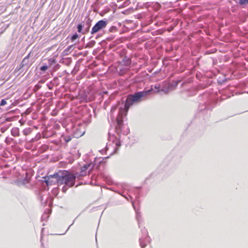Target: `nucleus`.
Returning a JSON list of instances; mask_svg holds the SVG:
<instances>
[{"instance_id": "obj_9", "label": "nucleus", "mask_w": 248, "mask_h": 248, "mask_svg": "<svg viewBox=\"0 0 248 248\" xmlns=\"http://www.w3.org/2000/svg\"><path fill=\"white\" fill-rule=\"evenodd\" d=\"M11 135L14 137L19 136V129L17 127L13 128L11 130Z\"/></svg>"}, {"instance_id": "obj_15", "label": "nucleus", "mask_w": 248, "mask_h": 248, "mask_svg": "<svg viewBox=\"0 0 248 248\" xmlns=\"http://www.w3.org/2000/svg\"><path fill=\"white\" fill-rule=\"evenodd\" d=\"M94 44H95L94 41L90 42V43L86 44V47H93V46L94 45Z\"/></svg>"}, {"instance_id": "obj_23", "label": "nucleus", "mask_w": 248, "mask_h": 248, "mask_svg": "<svg viewBox=\"0 0 248 248\" xmlns=\"http://www.w3.org/2000/svg\"><path fill=\"white\" fill-rule=\"evenodd\" d=\"M149 239H150V238H149V237L148 236L146 237V240H147V241H149Z\"/></svg>"}, {"instance_id": "obj_20", "label": "nucleus", "mask_w": 248, "mask_h": 248, "mask_svg": "<svg viewBox=\"0 0 248 248\" xmlns=\"http://www.w3.org/2000/svg\"><path fill=\"white\" fill-rule=\"evenodd\" d=\"M177 84H178V82H176L174 85L170 84L169 85V88H171L172 87H173L174 88H175V87H176L177 86Z\"/></svg>"}, {"instance_id": "obj_3", "label": "nucleus", "mask_w": 248, "mask_h": 248, "mask_svg": "<svg viewBox=\"0 0 248 248\" xmlns=\"http://www.w3.org/2000/svg\"><path fill=\"white\" fill-rule=\"evenodd\" d=\"M122 113L123 110L121 109L119 112V114L117 118V125L116 126V128L117 130H119L123 132V129L125 127L123 124V120L122 117ZM129 132V130L128 128L126 127V130L123 132V134L124 135L127 134Z\"/></svg>"}, {"instance_id": "obj_12", "label": "nucleus", "mask_w": 248, "mask_h": 248, "mask_svg": "<svg viewBox=\"0 0 248 248\" xmlns=\"http://www.w3.org/2000/svg\"><path fill=\"white\" fill-rule=\"evenodd\" d=\"M56 62V60L54 59L51 58L48 60V66H50L53 64L55 63Z\"/></svg>"}, {"instance_id": "obj_4", "label": "nucleus", "mask_w": 248, "mask_h": 248, "mask_svg": "<svg viewBox=\"0 0 248 248\" xmlns=\"http://www.w3.org/2000/svg\"><path fill=\"white\" fill-rule=\"evenodd\" d=\"M107 24L108 23L107 21L104 20H99L93 27L91 31V33L92 34H94L101 30L104 29L106 27Z\"/></svg>"}, {"instance_id": "obj_17", "label": "nucleus", "mask_w": 248, "mask_h": 248, "mask_svg": "<svg viewBox=\"0 0 248 248\" xmlns=\"http://www.w3.org/2000/svg\"><path fill=\"white\" fill-rule=\"evenodd\" d=\"M140 243L141 248H143L146 246V244L144 243L141 239H140Z\"/></svg>"}, {"instance_id": "obj_11", "label": "nucleus", "mask_w": 248, "mask_h": 248, "mask_svg": "<svg viewBox=\"0 0 248 248\" xmlns=\"http://www.w3.org/2000/svg\"><path fill=\"white\" fill-rule=\"evenodd\" d=\"M131 60L129 58H125L124 59L122 62L123 64L125 66H129L131 64Z\"/></svg>"}, {"instance_id": "obj_2", "label": "nucleus", "mask_w": 248, "mask_h": 248, "mask_svg": "<svg viewBox=\"0 0 248 248\" xmlns=\"http://www.w3.org/2000/svg\"><path fill=\"white\" fill-rule=\"evenodd\" d=\"M153 92V89L151 88L148 90H144L142 92L134 93L133 94H129L125 101L124 105V115H126L129 108L134 105H136L141 101L143 97L151 94Z\"/></svg>"}, {"instance_id": "obj_10", "label": "nucleus", "mask_w": 248, "mask_h": 248, "mask_svg": "<svg viewBox=\"0 0 248 248\" xmlns=\"http://www.w3.org/2000/svg\"><path fill=\"white\" fill-rule=\"evenodd\" d=\"M85 27L84 23L81 22L78 24L77 26L78 31L79 33H81L83 34H85V33H83L84 30H83V28Z\"/></svg>"}, {"instance_id": "obj_1", "label": "nucleus", "mask_w": 248, "mask_h": 248, "mask_svg": "<svg viewBox=\"0 0 248 248\" xmlns=\"http://www.w3.org/2000/svg\"><path fill=\"white\" fill-rule=\"evenodd\" d=\"M59 186L64 185L62 191L65 193L67 189L75 185L77 176L67 170H60L58 172Z\"/></svg>"}, {"instance_id": "obj_21", "label": "nucleus", "mask_w": 248, "mask_h": 248, "mask_svg": "<svg viewBox=\"0 0 248 248\" xmlns=\"http://www.w3.org/2000/svg\"><path fill=\"white\" fill-rule=\"evenodd\" d=\"M116 145L117 146H120L121 145V143L120 141H117L116 142Z\"/></svg>"}, {"instance_id": "obj_14", "label": "nucleus", "mask_w": 248, "mask_h": 248, "mask_svg": "<svg viewBox=\"0 0 248 248\" xmlns=\"http://www.w3.org/2000/svg\"><path fill=\"white\" fill-rule=\"evenodd\" d=\"M78 38H79L78 35L77 33H75L71 37V40L72 42H74L76 39H77Z\"/></svg>"}, {"instance_id": "obj_18", "label": "nucleus", "mask_w": 248, "mask_h": 248, "mask_svg": "<svg viewBox=\"0 0 248 248\" xmlns=\"http://www.w3.org/2000/svg\"><path fill=\"white\" fill-rule=\"evenodd\" d=\"M239 3L241 5L248 3V0H239Z\"/></svg>"}, {"instance_id": "obj_8", "label": "nucleus", "mask_w": 248, "mask_h": 248, "mask_svg": "<svg viewBox=\"0 0 248 248\" xmlns=\"http://www.w3.org/2000/svg\"><path fill=\"white\" fill-rule=\"evenodd\" d=\"M91 22L92 20L89 18L86 19L85 22H84L85 25V27L84 28L85 29L84 30V32H83V33H87L89 31Z\"/></svg>"}, {"instance_id": "obj_7", "label": "nucleus", "mask_w": 248, "mask_h": 248, "mask_svg": "<svg viewBox=\"0 0 248 248\" xmlns=\"http://www.w3.org/2000/svg\"><path fill=\"white\" fill-rule=\"evenodd\" d=\"M30 56V53H29L26 57H25L23 59V60H22V62L20 63V65H21V67H23L25 66L29 67L31 65V62H30L29 60Z\"/></svg>"}, {"instance_id": "obj_16", "label": "nucleus", "mask_w": 248, "mask_h": 248, "mask_svg": "<svg viewBox=\"0 0 248 248\" xmlns=\"http://www.w3.org/2000/svg\"><path fill=\"white\" fill-rule=\"evenodd\" d=\"M48 67L49 66L47 65H43L40 67V69L42 71H45L48 68Z\"/></svg>"}, {"instance_id": "obj_6", "label": "nucleus", "mask_w": 248, "mask_h": 248, "mask_svg": "<svg viewBox=\"0 0 248 248\" xmlns=\"http://www.w3.org/2000/svg\"><path fill=\"white\" fill-rule=\"evenodd\" d=\"M93 165L91 164H88L85 165L84 166L81 167L80 171V176H84L86 175V171L88 169V168L90 167H91L90 170H91L93 168Z\"/></svg>"}, {"instance_id": "obj_19", "label": "nucleus", "mask_w": 248, "mask_h": 248, "mask_svg": "<svg viewBox=\"0 0 248 248\" xmlns=\"http://www.w3.org/2000/svg\"><path fill=\"white\" fill-rule=\"evenodd\" d=\"M7 103L5 99H2L1 102H0V106H4L6 105Z\"/></svg>"}, {"instance_id": "obj_5", "label": "nucleus", "mask_w": 248, "mask_h": 248, "mask_svg": "<svg viewBox=\"0 0 248 248\" xmlns=\"http://www.w3.org/2000/svg\"><path fill=\"white\" fill-rule=\"evenodd\" d=\"M58 172L53 175H50L45 177V182L46 184L48 185H52L55 184H57L59 186V177L57 175Z\"/></svg>"}, {"instance_id": "obj_22", "label": "nucleus", "mask_w": 248, "mask_h": 248, "mask_svg": "<svg viewBox=\"0 0 248 248\" xmlns=\"http://www.w3.org/2000/svg\"><path fill=\"white\" fill-rule=\"evenodd\" d=\"M70 140H71V139H70V138H67V139H65V141H66V142H69Z\"/></svg>"}, {"instance_id": "obj_13", "label": "nucleus", "mask_w": 248, "mask_h": 248, "mask_svg": "<svg viewBox=\"0 0 248 248\" xmlns=\"http://www.w3.org/2000/svg\"><path fill=\"white\" fill-rule=\"evenodd\" d=\"M31 129L30 128H26V129H24V130L23 131V133L24 135H25L26 136L29 135L31 133Z\"/></svg>"}]
</instances>
